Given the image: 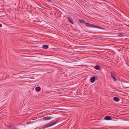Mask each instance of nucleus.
Returning <instances> with one entry per match:
<instances>
[{
	"label": "nucleus",
	"instance_id": "f257e3e1",
	"mask_svg": "<svg viewBox=\"0 0 129 129\" xmlns=\"http://www.w3.org/2000/svg\"><path fill=\"white\" fill-rule=\"evenodd\" d=\"M85 24L86 27H94L96 28H99L100 29H102L101 27L100 26L95 25H93L92 24H89V23H85Z\"/></svg>",
	"mask_w": 129,
	"mask_h": 129
},
{
	"label": "nucleus",
	"instance_id": "6e6552de",
	"mask_svg": "<svg viewBox=\"0 0 129 129\" xmlns=\"http://www.w3.org/2000/svg\"><path fill=\"white\" fill-rule=\"evenodd\" d=\"M90 80L92 83L93 82L95 81V77H92L91 79Z\"/></svg>",
	"mask_w": 129,
	"mask_h": 129
},
{
	"label": "nucleus",
	"instance_id": "4468645a",
	"mask_svg": "<svg viewBox=\"0 0 129 129\" xmlns=\"http://www.w3.org/2000/svg\"><path fill=\"white\" fill-rule=\"evenodd\" d=\"M2 26V25L0 24V27H1Z\"/></svg>",
	"mask_w": 129,
	"mask_h": 129
},
{
	"label": "nucleus",
	"instance_id": "9d476101",
	"mask_svg": "<svg viewBox=\"0 0 129 129\" xmlns=\"http://www.w3.org/2000/svg\"><path fill=\"white\" fill-rule=\"evenodd\" d=\"M43 48L44 49H47L48 47V45H43Z\"/></svg>",
	"mask_w": 129,
	"mask_h": 129
},
{
	"label": "nucleus",
	"instance_id": "0eeeda50",
	"mask_svg": "<svg viewBox=\"0 0 129 129\" xmlns=\"http://www.w3.org/2000/svg\"><path fill=\"white\" fill-rule=\"evenodd\" d=\"M67 19L72 24H73L74 23L73 22V21H72L70 18L69 17H67Z\"/></svg>",
	"mask_w": 129,
	"mask_h": 129
},
{
	"label": "nucleus",
	"instance_id": "423d86ee",
	"mask_svg": "<svg viewBox=\"0 0 129 129\" xmlns=\"http://www.w3.org/2000/svg\"><path fill=\"white\" fill-rule=\"evenodd\" d=\"M113 100L114 101L116 102H118L119 100V99L116 97H114L113 98Z\"/></svg>",
	"mask_w": 129,
	"mask_h": 129
},
{
	"label": "nucleus",
	"instance_id": "9b49d317",
	"mask_svg": "<svg viewBox=\"0 0 129 129\" xmlns=\"http://www.w3.org/2000/svg\"><path fill=\"white\" fill-rule=\"evenodd\" d=\"M35 89L38 91H39L41 90L40 88L39 87H36V88Z\"/></svg>",
	"mask_w": 129,
	"mask_h": 129
},
{
	"label": "nucleus",
	"instance_id": "f03ea898",
	"mask_svg": "<svg viewBox=\"0 0 129 129\" xmlns=\"http://www.w3.org/2000/svg\"><path fill=\"white\" fill-rule=\"evenodd\" d=\"M56 122L54 121H51L50 123H48L43 127V128H45L47 127H50L56 124Z\"/></svg>",
	"mask_w": 129,
	"mask_h": 129
},
{
	"label": "nucleus",
	"instance_id": "1a4fd4ad",
	"mask_svg": "<svg viewBox=\"0 0 129 129\" xmlns=\"http://www.w3.org/2000/svg\"><path fill=\"white\" fill-rule=\"evenodd\" d=\"M100 66L99 65H96L95 66L94 68L95 69L98 70H99L100 69Z\"/></svg>",
	"mask_w": 129,
	"mask_h": 129
},
{
	"label": "nucleus",
	"instance_id": "39448f33",
	"mask_svg": "<svg viewBox=\"0 0 129 129\" xmlns=\"http://www.w3.org/2000/svg\"><path fill=\"white\" fill-rule=\"evenodd\" d=\"M8 129H17L13 126H9L8 127Z\"/></svg>",
	"mask_w": 129,
	"mask_h": 129
},
{
	"label": "nucleus",
	"instance_id": "7ed1b4c3",
	"mask_svg": "<svg viewBox=\"0 0 129 129\" xmlns=\"http://www.w3.org/2000/svg\"><path fill=\"white\" fill-rule=\"evenodd\" d=\"M51 119V117L47 116L46 117H44L43 118V119L45 120H49L50 119Z\"/></svg>",
	"mask_w": 129,
	"mask_h": 129
},
{
	"label": "nucleus",
	"instance_id": "f8f14e48",
	"mask_svg": "<svg viewBox=\"0 0 129 129\" xmlns=\"http://www.w3.org/2000/svg\"><path fill=\"white\" fill-rule=\"evenodd\" d=\"M79 21L82 23H84V21L83 20H82L81 19H79Z\"/></svg>",
	"mask_w": 129,
	"mask_h": 129
},
{
	"label": "nucleus",
	"instance_id": "20e7f679",
	"mask_svg": "<svg viewBox=\"0 0 129 129\" xmlns=\"http://www.w3.org/2000/svg\"><path fill=\"white\" fill-rule=\"evenodd\" d=\"M104 119L106 120H110L111 119V118L109 116H107L105 117Z\"/></svg>",
	"mask_w": 129,
	"mask_h": 129
},
{
	"label": "nucleus",
	"instance_id": "2eb2a0df",
	"mask_svg": "<svg viewBox=\"0 0 129 129\" xmlns=\"http://www.w3.org/2000/svg\"><path fill=\"white\" fill-rule=\"evenodd\" d=\"M47 0L49 2H51V0Z\"/></svg>",
	"mask_w": 129,
	"mask_h": 129
},
{
	"label": "nucleus",
	"instance_id": "ddd939ff",
	"mask_svg": "<svg viewBox=\"0 0 129 129\" xmlns=\"http://www.w3.org/2000/svg\"><path fill=\"white\" fill-rule=\"evenodd\" d=\"M111 76L114 79V80L115 81H116V79L113 76Z\"/></svg>",
	"mask_w": 129,
	"mask_h": 129
}]
</instances>
